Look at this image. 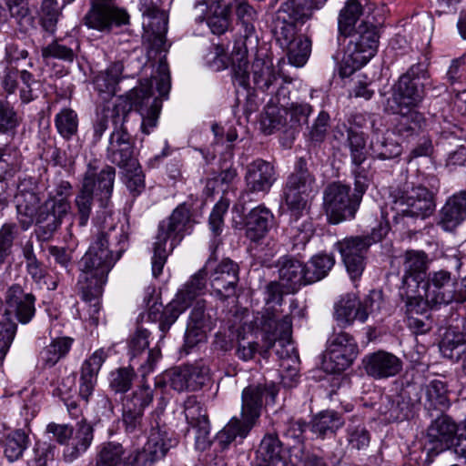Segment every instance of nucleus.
I'll list each match as a JSON object with an SVG mask.
<instances>
[{
  "instance_id": "39448f33",
  "label": "nucleus",
  "mask_w": 466,
  "mask_h": 466,
  "mask_svg": "<svg viewBox=\"0 0 466 466\" xmlns=\"http://www.w3.org/2000/svg\"><path fill=\"white\" fill-rule=\"evenodd\" d=\"M261 329L266 334L265 340L268 343V348L275 349L282 378L293 380L298 375L299 358L290 340L292 333L290 316L286 314L280 318L276 309L270 311L268 309L263 316Z\"/></svg>"
},
{
  "instance_id": "8fccbe9b",
  "label": "nucleus",
  "mask_w": 466,
  "mask_h": 466,
  "mask_svg": "<svg viewBox=\"0 0 466 466\" xmlns=\"http://www.w3.org/2000/svg\"><path fill=\"white\" fill-rule=\"evenodd\" d=\"M177 442V439L173 437V434H169L166 430L157 426L152 428L144 447L159 461L166 456L170 449L176 447Z\"/></svg>"
},
{
  "instance_id": "f03ea898",
  "label": "nucleus",
  "mask_w": 466,
  "mask_h": 466,
  "mask_svg": "<svg viewBox=\"0 0 466 466\" xmlns=\"http://www.w3.org/2000/svg\"><path fill=\"white\" fill-rule=\"evenodd\" d=\"M127 235L109 216L79 262L78 289L83 299L101 296L107 275L127 247Z\"/></svg>"
},
{
  "instance_id": "69168bd1",
  "label": "nucleus",
  "mask_w": 466,
  "mask_h": 466,
  "mask_svg": "<svg viewBox=\"0 0 466 466\" xmlns=\"http://www.w3.org/2000/svg\"><path fill=\"white\" fill-rule=\"evenodd\" d=\"M95 199H96V196L80 187L74 201L76 210V218L79 227L87 225Z\"/></svg>"
},
{
  "instance_id": "f257e3e1",
  "label": "nucleus",
  "mask_w": 466,
  "mask_h": 466,
  "mask_svg": "<svg viewBox=\"0 0 466 466\" xmlns=\"http://www.w3.org/2000/svg\"><path fill=\"white\" fill-rule=\"evenodd\" d=\"M153 81L145 79L139 86L129 91V109L124 102L113 106L104 105L96 109L92 124V143L96 145L111 127L106 147V158L119 168H135L138 161L136 139L125 125L128 111L134 109L139 113L142 119L141 130L144 134L149 135L157 127L162 100L154 96Z\"/></svg>"
},
{
  "instance_id": "6e6d98bb",
  "label": "nucleus",
  "mask_w": 466,
  "mask_h": 466,
  "mask_svg": "<svg viewBox=\"0 0 466 466\" xmlns=\"http://www.w3.org/2000/svg\"><path fill=\"white\" fill-rule=\"evenodd\" d=\"M62 7L57 0H42L38 16L42 28L54 35L56 31L57 23L62 15Z\"/></svg>"
},
{
  "instance_id": "a878e982",
  "label": "nucleus",
  "mask_w": 466,
  "mask_h": 466,
  "mask_svg": "<svg viewBox=\"0 0 466 466\" xmlns=\"http://www.w3.org/2000/svg\"><path fill=\"white\" fill-rule=\"evenodd\" d=\"M277 180V173L272 163L258 158L246 167L245 182L248 193L267 194Z\"/></svg>"
},
{
  "instance_id": "c03bdc74",
  "label": "nucleus",
  "mask_w": 466,
  "mask_h": 466,
  "mask_svg": "<svg viewBox=\"0 0 466 466\" xmlns=\"http://www.w3.org/2000/svg\"><path fill=\"white\" fill-rule=\"evenodd\" d=\"M211 267V261L208 260L205 266L195 273L190 279L179 289L176 295V299L183 305L188 308L192 301L198 300V298L205 293L207 287L208 270Z\"/></svg>"
},
{
  "instance_id": "7ed1b4c3",
  "label": "nucleus",
  "mask_w": 466,
  "mask_h": 466,
  "mask_svg": "<svg viewBox=\"0 0 466 466\" xmlns=\"http://www.w3.org/2000/svg\"><path fill=\"white\" fill-rule=\"evenodd\" d=\"M163 0H139V10L144 16V40L148 44V60H157V67L153 79L161 97H166L170 90V74L166 60L167 47L166 34L167 15L161 9Z\"/></svg>"
},
{
  "instance_id": "473e14b6",
  "label": "nucleus",
  "mask_w": 466,
  "mask_h": 466,
  "mask_svg": "<svg viewBox=\"0 0 466 466\" xmlns=\"http://www.w3.org/2000/svg\"><path fill=\"white\" fill-rule=\"evenodd\" d=\"M283 444L275 433L266 434L256 451L255 466H286Z\"/></svg>"
},
{
  "instance_id": "72a5a7b5",
  "label": "nucleus",
  "mask_w": 466,
  "mask_h": 466,
  "mask_svg": "<svg viewBox=\"0 0 466 466\" xmlns=\"http://www.w3.org/2000/svg\"><path fill=\"white\" fill-rule=\"evenodd\" d=\"M390 109L397 115L393 133L400 137L409 138L426 127L425 116L414 107L402 108L390 106Z\"/></svg>"
},
{
  "instance_id": "4c0bfd02",
  "label": "nucleus",
  "mask_w": 466,
  "mask_h": 466,
  "mask_svg": "<svg viewBox=\"0 0 466 466\" xmlns=\"http://www.w3.org/2000/svg\"><path fill=\"white\" fill-rule=\"evenodd\" d=\"M250 74L249 66L248 67ZM252 80L255 88L263 92H269L270 88L280 81L279 74L275 70L272 62L269 59L259 56L254 59L251 65ZM248 87L244 90H248Z\"/></svg>"
},
{
  "instance_id": "f3484780",
  "label": "nucleus",
  "mask_w": 466,
  "mask_h": 466,
  "mask_svg": "<svg viewBox=\"0 0 466 466\" xmlns=\"http://www.w3.org/2000/svg\"><path fill=\"white\" fill-rule=\"evenodd\" d=\"M69 201L62 198H48L35 218V235L39 242L50 240L60 228L64 218L69 213Z\"/></svg>"
},
{
  "instance_id": "49530a36",
  "label": "nucleus",
  "mask_w": 466,
  "mask_h": 466,
  "mask_svg": "<svg viewBox=\"0 0 466 466\" xmlns=\"http://www.w3.org/2000/svg\"><path fill=\"white\" fill-rule=\"evenodd\" d=\"M79 47V41L74 36L56 38L42 48L41 54L44 59L55 58L73 62L76 57Z\"/></svg>"
},
{
  "instance_id": "1a4fd4ad",
  "label": "nucleus",
  "mask_w": 466,
  "mask_h": 466,
  "mask_svg": "<svg viewBox=\"0 0 466 466\" xmlns=\"http://www.w3.org/2000/svg\"><path fill=\"white\" fill-rule=\"evenodd\" d=\"M362 198L354 191L350 195V187L339 181L329 184L323 191V208L332 224L351 219L360 207Z\"/></svg>"
},
{
  "instance_id": "9d476101",
  "label": "nucleus",
  "mask_w": 466,
  "mask_h": 466,
  "mask_svg": "<svg viewBox=\"0 0 466 466\" xmlns=\"http://www.w3.org/2000/svg\"><path fill=\"white\" fill-rule=\"evenodd\" d=\"M429 75L424 64H416L403 74L393 87L389 106L394 107H415L423 99L425 80Z\"/></svg>"
},
{
  "instance_id": "09e8293b",
  "label": "nucleus",
  "mask_w": 466,
  "mask_h": 466,
  "mask_svg": "<svg viewBox=\"0 0 466 466\" xmlns=\"http://www.w3.org/2000/svg\"><path fill=\"white\" fill-rule=\"evenodd\" d=\"M425 402L424 407L428 410H437L443 412L450 405L448 397V386L445 381L434 379L424 387Z\"/></svg>"
},
{
  "instance_id": "9b49d317",
  "label": "nucleus",
  "mask_w": 466,
  "mask_h": 466,
  "mask_svg": "<svg viewBox=\"0 0 466 466\" xmlns=\"http://www.w3.org/2000/svg\"><path fill=\"white\" fill-rule=\"evenodd\" d=\"M315 178L307 167V161L299 157L294 171L288 177L284 187V199L289 212L296 216L306 211L308 198L313 191Z\"/></svg>"
},
{
  "instance_id": "f8f14e48",
  "label": "nucleus",
  "mask_w": 466,
  "mask_h": 466,
  "mask_svg": "<svg viewBox=\"0 0 466 466\" xmlns=\"http://www.w3.org/2000/svg\"><path fill=\"white\" fill-rule=\"evenodd\" d=\"M116 177V168L113 166L92 159L86 165L80 187L96 196L100 206L106 208L109 204Z\"/></svg>"
},
{
  "instance_id": "13d9d810",
  "label": "nucleus",
  "mask_w": 466,
  "mask_h": 466,
  "mask_svg": "<svg viewBox=\"0 0 466 466\" xmlns=\"http://www.w3.org/2000/svg\"><path fill=\"white\" fill-rule=\"evenodd\" d=\"M57 133L66 140H70L78 131V116L71 108L61 109L55 116Z\"/></svg>"
},
{
  "instance_id": "a19ab883",
  "label": "nucleus",
  "mask_w": 466,
  "mask_h": 466,
  "mask_svg": "<svg viewBox=\"0 0 466 466\" xmlns=\"http://www.w3.org/2000/svg\"><path fill=\"white\" fill-rule=\"evenodd\" d=\"M428 257L424 251L408 250L404 255L401 286H408L413 280L416 286H420L427 277Z\"/></svg>"
},
{
  "instance_id": "ea45409f",
  "label": "nucleus",
  "mask_w": 466,
  "mask_h": 466,
  "mask_svg": "<svg viewBox=\"0 0 466 466\" xmlns=\"http://www.w3.org/2000/svg\"><path fill=\"white\" fill-rule=\"evenodd\" d=\"M93 427L85 420L76 423L70 442L64 450V459L72 462L87 451L93 441Z\"/></svg>"
},
{
  "instance_id": "58836bf2",
  "label": "nucleus",
  "mask_w": 466,
  "mask_h": 466,
  "mask_svg": "<svg viewBox=\"0 0 466 466\" xmlns=\"http://www.w3.org/2000/svg\"><path fill=\"white\" fill-rule=\"evenodd\" d=\"M124 65L122 62L111 64L106 70L98 72L93 78L94 89L99 96L106 100L116 94L117 85L122 77Z\"/></svg>"
},
{
  "instance_id": "c9c22d12",
  "label": "nucleus",
  "mask_w": 466,
  "mask_h": 466,
  "mask_svg": "<svg viewBox=\"0 0 466 466\" xmlns=\"http://www.w3.org/2000/svg\"><path fill=\"white\" fill-rule=\"evenodd\" d=\"M410 282L408 286H400L399 290L407 319L429 314L430 307H433L431 302L428 301L420 286H416L412 279Z\"/></svg>"
},
{
  "instance_id": "393cba45",
  "label": "nucleus",
  "mask_w": 466,
  "mask_h": 466,
  "mask_svg": "<svg viewBox=\"0 0 466 466\" xmlns=\"http://www.w3.org/2000/svg\"><path fill=\"white\" fill-rule=\"evenodd\" d=\"M421 387L410 385L401 390L394 400L386 397L390 407L384 411L389 420L402 421L409 420L414 414L416 407L421 401Z\"/></svg>"
},
{
  "instance_id": "aec40b11",
  "label": "nucleus",
  "mask_w": 466,
  "mask_h": 466,
  "mask_svg": "<svg viewBox=\"0 0 466 466\" xmlns=\"http://www.w3.org/2000/svg\"><path fill=\"white\" fill-rule=\"evenodd\" d=\"M35 297L32 293L25 292L19 284L11 285L5 294V320L29 323L35 313Z\"/></svg>"
},
{
  "instance_id": "7c9ffc66",
  "label": "nucleus",
  "mask_w": 466,
  "mask_h": 466,
  "mask_svg": "<svg viewBox=\"0 0 466 466\" xmlns=\"http://www.w3.org/2000/svg\"><path fill=\"white\" fill-rule=\"evenodd\" d=\"M369 150L373 158L391 160L401 155L402 147L393 138L392 133L383 131L372 124Z\"/></svg>"
},
{
  "instance_id": "5701e85b",
  "label": "nucleus",
  "mask_w": 466,
  "mask_h": 466,
  "mask_svg": "<svg viewBox=\"0 0 466 466\" xmlns=\"http://www.w3.org/2000/svg\"><path fill=\"white\" fill-rule=\"evenodd\" d=\"M284 82L286 79H280L278 89L273 96L268 102L265 112L261 116V127L266 134H271L276 129H281L287 125V118L283 112L289 108L290 102V91Z\"/></svg>"
},
{
  "instance_id": "a18cd8bd",
  "label": "nucleus",
  "mask_w": 466,
  "mask_h": 466,
  "mask_svg": "<svg viewBox=\"0 0 466 466\" xmlns=\"http://www.w3.org/2000/svg\"><path fill=\"white\" fill-rule=\"evenodd\" d=\"M440 350L444 358L459 360L466 351V321L462 328H449L440 342Z\"/></svg>"
},
{
  "instance_id": "e433bc0d",
  "label": "nucleus",
  "mask_w": 466,
  "mask_h": 466,
  "mask_svg": "<svg viewBox=\"0 0 466 466\" xmlns=\"http://www.w3.org/2000/svg\"><path fill=\"white\" fill-rule=\"evenodd\" d=\"M328 0H285L279 9L280 15H285L289 20L304 24L311 19L313 12L321 9Z\"/></svg>"
},
{
  "instance_id": "e2e57ef3",
  "label": "nucleus",
  "mask_w": 466,
  "mask_h": 466,
  "mask_svg": "<svg viewBox=\"0 0 466 466\" xmlns=\"http://www.w3.org/2000/svg\"><path fill=\"white\" fill-rule=\"evenodd\" d=\"M312 113V106L304 102H292L282 114L287 118V125L283 127L296 128L308 124Z\"/></svg>"
},
{
  "instance_id": "423d86ee",
  "label": "nucleus",
  "mask_w": 466,
  "mask_h": 466,
  "mask_svg": "<svg viewBox=\"0 0 466 466\" xmlns=\"http://www.w3.org/2000/svg\"><path fill=\"white\" fill-rule=\"evenodd\" d=\"M195 221L190 206L178 205L166 219L158 225L157 235L153 246L152 274L157 277L162 273L170 252L189 234Z\"/></svg>"
},
{
  "instance_id": "3c124183",
  "label": "nucleus",
  "mask_w": 466,
  "mask_h": 466,
  "mask_svg": "<svg viewBox=\"0 0 466 466\" xmlns=\"http://www.w3.org/2000/svg\"><path fill=\"white\" fill-rule=\"evenodd\" d=\"M22 123V116L7 97L0 98V135L14 138Z\"/></svg>"
},
{
  "instance_id": "bb28decb",
  "label": "nucleus",
  "mask_w": 466,
  "mask_h": 466,
  "mask_svg": "<svg viewBox=\"0 0 466 466\" xmlns=\"http://www.w3.org/2000/svg\"><path fill=\"white\" fill-rule=\"evenodd\" d=\"M184 413L187 423L196 430V447L205 451L210 444V426L206 410L195 397L185 401Z\"/></svg>"
},
{
  "instance_id": "412c9836",
  "label": "nucleus",
  "mask_w": 466,
  "mask_h": 466,
  "mask_svg": "<svg viewBox=\"0 0 466 466\" xmlns=\"http://www.w3.org/2000/svg\"><path fill=\"white\" fill-rule=\"evenodd\" d=\"M350 278L359 279L366 267V254L370 247L369 238L362 236L345 238L337 243Z\"/></svg>"
},
{
  "instance_id": "a211bd4d",
  "label": "nucleus",
  "mask_w": 466,
  "mask_h": 466,
  "mask_svg": "<svg viewBox=\"0 0 466 466\" xmlns=\"http://www.w3.org/2000/svg\"><path fill=\"white\" fill-rule=\"evenodd\" d=\"M83 21L88 28L109 32L114 25L128 24L129 15L125 9L116 6L113 0H92Z\"/></svg>"
},
{
  "instance_id": "bf43d9fd",
  "label": "nucleus",
  "mask_w": 466,
  "mask_h": 466,
  "mask_svg": "<svg viewBox=\"0 0 466 466\" xmlns=\"http://www.w3.org/2000/svg\"><path fill=\"white\" fill-rule=\"evenodd\" d=\"M289 63L296 67L303 66L311 52V40L304 35H299L296 41L285 47Z\"/></svg>"
},
{
  "instance_id": "4be33fe9",
  "label": "nucleus",
  "mask_w": 466,
  "mask_h": 466,
  "mask_svg": "<svg viewBox=\"0 0 466 466\" xmlns=\"http://www.w3.org/2000/svg\"><path fill=\"white\" fill-rule=\"evenodd\" d=\"M458 427L447 415L441 412L429 426L425 450L429 457L433 458L454 444Z\"/></svg>"
},
{
  "instance_id": "052dcab7",
  "label": "nucleus",
  "mask_w": 466,
  "mask_h": 466,
  "mask_svg": "<svg viewBox=\"0 0 466 466\" xmlns=\"http://www.w3.org/2000/svg\"><path fill=\"white\" fill-rule=\"evenodd\" d=\"M9 16L14 18L19 26L20 31L26 32L35 25V18L28 6L27 0L14 1L5 3Z\"/></svg>"
},
{
  "instance_id": "f704fd0d",
  "label": "nucleus",
  "mask_w": 466,
  "mask_h": 466,
  "mask_svg": "<svg viewBox=\"0 0 466 466\" xmlns=\"http://www.w3.org/2000/svg\"><path fill=\"white\" fill-rule=\"evenodd\" d=\"M278 266L279 279L289 292L294 293L302 285L309 284L306 282V266L299 259L285 256L279 260Z\"/></svg>"
},
{
  "instance_id": "338daca9",
  "label": "nucleus",
  "mask_w": 466,
  "mask_h": 466,
  "mask_svg": "<svg viewBox=\"0 0 466 466\" xmlns=\"http://www.w3.org/2000/svg\"><path fill=\"white\" fill-rule=\"evenodd\" d=\"M56 447L46 442H37L26 456V466H47L55 459Z\"/></svg>"
},
{
  "instance_id": "6ab92c4d",
  "label": "nucleus",
  "mask_w": 466,
  "mask_h": 466,
  "mask_svg": "<svg viewBox=\"0 0 466 466\" xmlns=\"http://www.w3.org/2000/svg\"><path fill=\"white\" fill-rule=\"evenodd\" d=\"M153 400V390L143 384L122 400V421L128 433L143 431V416L146 407Z\"/></svg>"
},
{
  "instance_id": "b1692460",
  "label": "nucleus",
  "mask_w": 466,
  "mask_h": 466,
  "mask_svg": "<svg viewBox=\"0 0 466 466\" xmlns=\"http://www.w3.org/2000/svg\"><path fill=\"white\" fill-rule=\"evenodd\" d=\"M211 261V267L208 270L212 289L222 299H227L235 293L238 282V266L229 258H225L218 264Z\"/></svg>"
},
{
  "instance_id": "864d4df0",
  "label": "nucleus",
  "mask_w": 466,
  "mask_h": 466,
  "mask_svg": "<svg viewBox=\"0 0 466 466\" xmlns=\"http://www.w3.org/2000/svg\"><path fill=\"white\" fill-rule=\"evenodd\" d=\"M73 339L69 337L56 338L46 346L40 353L45 366L53 367L69 352Z\"/></svg>"
},
{
  "instance_id": "ddd939ff",
  "label": "nucleus",
  "mask_w": 466,
  "mask_h": 466,
  "mask_svg": "<svg viewBox=\"0 0 466 466\" xmlns=\"http://www.w3.org/2000/svg\"><path fill=\"white\" fill-rule=\"evenodd\" d=\"M357 354L358 345L354 338L344 331H334L323 356V369L329 373H339L351 365Z\"/></svg>"
},
{
  "instance_id": "5fc2aeb1",
  "label": "nucleus",
  "mask_w": 466,
  "mask_h": 466,
  "mask_svg": "<svg viewBox=\"0 0 466 466\" xmlns=\"http://www.w3.org/2000/svg\"><path fill=\"white\" fill-rule=\"evenodd\" d=\"M346 131L347 139L345 146L350 150L351 163L363 164L367 159L368 154L365 134L353 127H347Z\"/></svg>"
},
{
  "instance_id": "79ce46f5",
  "label": "nucleus",
  "mask_w": 466,
  "mask_h": 466,
  "mask_svg": "<svg viewBox=\"0 0 466 466\" xmlns=\"http://www.w3.org/2000/svg\"><path fill=\"white\" fill-rule=\"evenodd\" d=\"M372 6L367 0H348L339 11L338 18L339 32L341 35H350L357 21L365 15H370Z\"/></svg>"
},
{
  "instance_id": "603ef678",
  "label": "nucleus",
  "mask_w": 466,
  "mask_h": 466,
  "mask_svg": "<svg viewBox=\"0 0 466 466\" xmlns=\"http://www.w3.org/2000/svg\"><path fill=\"white\" fill-rule=\"evenodd\" d=\"M23 164V157L18 147L11 145H0V181L7 176H13Z\"/></svg>"
},
{
  "instance_id": "4d7b16f0",
  "label": "nucleus",
  "mask_w": 466,
  "mask_h": 466,
  "mask_svg": "<svg viewBox=\"0 0 466 466\" xmlns=\"http://www.w3.org/2000/svg\"><path fill=\"white\" fill-rule=\"evenodd\" d=\"M335 258L332 255L318 254L306 266V282L311 284L325 278L333 268Z\"/></svg>"
},
{
  "instance_id": "6e6552de",
  "label": "nucleus",
  "mask_w": 466,
  "mask_h": 466,
  "mask_svg": "<svg viewBox=\"0 0 466 466\" xmlns=\"http://www.w3.org/2000/svg\"><path fill=\"white\" fill-rule=\"evenodd\" d=\"M339 68L341 77L350 76L356 70L366 65L377 53L380 34L378 27L364 19L351 31Z\"/></svg>"
},
{
  "instance_id": "680f3d73",
  "label": "nucleus",
  "mask_w": 466,
  "mask_h": 466,
  "mask_svg": "<svg viewBox=\"0 0 466 466\" xmlns=\"http://www.w3.org/2000/svg\"><path fill=\"white\" fill-rule=\"evenodd\" d=\"M125 450L122 444L113 441L103 443L96 457V466H118Z\"/></svg>"
},
{
  "instance_id": "4468645a",
  "label": "nucleus",
  "mask_w": 466,
  "mask_h": 466,
  "mask_svg": "<svg viewBox=\"0 0 466 466\" xmlns=\"http://www.w3.org/2000/svg\"><path fill=\"white\" fill-rule=\"evenodd\" d=\"M458 286L457 279L445 269L430 272L427 280L420 285L424 296L432 306L465 301V296L457 291Z\"/></svg>"
},
{
  "instance_id": "c756f323",
  "label": "nucleus",
  "mask_w": 466,
  "mask_h": 466,
  "mask_svg": "<svg viewBox=\"0 0 466 466\" xmlns=\"http://www.w3.org/2000/svg\"><path fill=\"white\" fill-rule=\"evenodd\" d=\"M466 219V190L450 197L440 211L438 226L451 232Z\"/></svg>"
},
{
  "instance_id": "2f4dec72",
  "label": "nucleus",
  "mask_w": 466,
  "mask_h": 466,
  "mask_svg": "<svg viewBox=\"0 0 466 466\" xmlns=\"http://www.w3.org/2000/svg\"><path fill=\"white\" fill-rule=\"evenodd\" d=\"M245 225L247 238L251 241L258 242L274 228L275 217L266 206L258 205L246 216Z\"/></svg>"
},
{
  "instance_id": "c85d7f7f",
  "label": "nucleus",
  "mask_w": 466,
  "mask_h": 466,
  "mask_svg": "<svg viewBox=\"0 0 466 466\" xmlns=\"http://www.w3.org/2000/svg\"><path fill=\"white\" fill-rule=\"evenodd\" d=\"M107 357V352L104 349H98L81 366L79 396L86 402L93 394L98 372Z\"/></svg>"
},
{
  "instance_id": "37998d69",
  "label": "nucleus",
  "mask_w": 466,
  "mask_h": 466,
  "mask_svg": "<svg viewBox=\"0 0 466 466\" xmlns=\"http://www.w3.org/2000/svg\"><path fill=\"white\" fill-rule=\"evenodd\" d=\"M360 301L355 294H347L335 304L334 319L338 325L345 328L353 323L355 319L364 322L367 320V314L360 310Z\"/></svg>"
},
{
  "instance_id": "20e7f679",
  "label": "nucleus",
  "mask_w": 466,
  "mask_h": 466,
  "mask_svg": "<svg viewBox=\"0 0 466 466\" xmlns=\"http://www.w3.org/2000/svg\"><path fill=\"white\" fill-rule=\"evenodd\" d=\"M279 388L274 383L248 385L241 394L240 418L233 417L218 433V439L228 445L237 437L244 439L256 425L261 415L264 400L266 404H274Z\"/></svg>"
},
{
  "instance_id": "dca6fc26",
  "label": "nucleus",
  "mask_w": 466,
  "mask_h": 466,
  "mask_svg": "<svg viewBox=\"0 0 466 466\" xmlns=\"http://www.w3.org/2000/svg\"><path fill=\"white\" fill-rule=\"evenodd\" d=\"M398 212L403 216L425 219L435 210L436 204L433 193L425 186H411L406 183L395 199Z\"/></svg>"
},
{
  "instance_id": "de8ad7c7",
  "label": "nucleus",
  "mask_w": 466,
  "mask_h": 466,
  "mask_svg": "<svg viewBox=\"0 0 466 466\" xmlns=\"http://www.w3.org/2000/svg\"><path fill=\"white\" fill-rule=\"evenodd\" d=\"M345 423L343 417L332 410L316 414L309 424L310 431L319 438L333 436Z\"/></svg>"
},
{
  "instance_id": "774afa93",
  "label": "nucleus",
  "mask_w": 466,
  "mask_h": 466,
  "mask_svg": "<svg viewBox=\"0 0 466 466\" xmlns=\"http://www.w3.org/2000/svg\"><path fill=\"white\" fill-rule=\"evenodd\" d=\"M135 378L133 368L125 367L109 374V387L116 393H125L130 390Z\"/></svg>"
},
{
  "instance_id": "0eeeda50",
  "label": "nucleus",
  "mask_w": 466,
  "mask_h": 466,
  "mask_svg": "<svg viewBox=\"0 0 466 466\" xmlns=\"http://www.w3.org/2000/svg\"><path fill=\"white\" fill-rule=\"evenodd\" d=\"M235 5L238 24L240 25L242 35L235 41L230 56L232 81L235 86L247 88L249 86L248 44L256 45L258 42L255 27L258 13L253 6L242 0Z\"/></svg>"
},
{
  "instance_id": "2eb2a0df",
  "label": "nucleus",
  "mask_w": 466,
  "mask_h": 466,
  "mask_svg": "<svg viewBox=\"0 0 466 466\" xmlns=\"http://www.w3.org/2000/svg\"><path fill=\"white\" fill-rule=\"evenodd\" d=\"M16 220L23 231L28 230L42 208L36 180L32 177L20 178L15 196Z\"/></svg>"
},
{
  "instance_id": "cd10ccee",
  "label": "nucleus",
  "mask_w": 466,
  "mask_h": 466,
  "mask_svg": "<svg viewBox=\"0 0 466 466\" xmlns=\"http://www.w3.org/2000/svg\"><path fill=\"white\" fill-rule=\"evenodd\" d=\"M366 373L376 380L396 376L402 369V361L396 355L378 350L368 354L362 360Z\"/></svg>"
},
{
  "instance_id": "0e129e2a",
  "label": "nucleus",
  "mask_w": 466,
  "mask_h": 466,
  "mask_svg": "<svg viewBox=\"0 0 466 466\" xmlns=\"http://www.w3.org/2000/svg\"><path fill=\"white\" fill-rule=\"evenodd\" d=\"M28 437L22 431H15L10 433L5 441L4 453L10 462H14L21 458L27 447Z\"/></svg>"
}]
</instances>
